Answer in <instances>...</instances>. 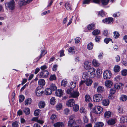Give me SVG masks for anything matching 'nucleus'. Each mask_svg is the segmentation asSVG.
<instances>
[{"instance_id": "nucleus-22", "label": "nucleus", "mask_w": 127, "mask_h": 127, "mask_svg": "<svg viewBox=\"0 0 127 127\" xmlns=\"http://www.w3.org/2000/svg\"><path fill=\"white\" fill-rule=\"evenodd\" d=\"M92 63L94 67H98L100 65V64L95 59L93 60L92 62Z\"/></svg>"}, {"instance_id": "nucleus-23", "label": "nucleus", "mask_w": 127, "mask_h": 127, "mask_svg": "<svg viewBox=\"0 0 127 127\" xmlns=\"http://www.w3.org/2000/svg\"><path fill=\"white\" fill-rule=\"evenodd\" d=\"M68 125L69 127H72L75 126L76 122L74 120H69L68 122Z\"/></svg>"}, {"instance_id": "nucleus-46", "label": "nucleus", "mask_w": 127, "mask_h": 127, "mask_svg": "<svg viewBox=\"0 0 127 127\" xmlns=\"http://www.w3.org/2000/svg\"><path fill=\"white\" fill-rule=\"evenodd\" d=\"M85 100L87 102H89L91 100V97L90 95H87L85 96Z\"/></svg>"}, {"instance_id": "nucleus-9", "label": "nucleus", "mask_w": 127, "mask_h": 127, "mask_svg": "<svg viewBox=\"0 0 127 127\" xmlns=\"http://www.w3.org/2000/svg\"><path fill=\"white\" fill-rule=\"evenodd\" d=\"M75 102L73 99H71L68 100L66 103V105L68 106L72 107L74 104Z\"/></svg>"}, {"instance_id": "nucleus-15", "label": "nucleus", "mask_w": 127, "mask_h": 127, "mask_svg": "<svg viewBox=\"0 0 127 127\" xmlns=\"http://www.w3.org/2000/svg\"><path fill=\"white\" fill-rule=\"evenodd\" d=\"M124 86V85L122 83H120L118 84H116L114 86V88L117 90H119L121 89Z\"/></svg>"}, {"instance_id": "nucleus-32", "label": "nucleus", "mask_w": 127, "mask_h": 127, "mask_svg": "<svg viewBox=\"0 0 127 127\" xmlns=\"http://www.w3.org/2000/svg\"><path fill=\"white\" fill-rule=\"evenodd\" d=\"M127 117L125 116H122L120 118V121L121 123H124L127 122Z\"/></svg>"}, {"instance_id": "nucleus-61", "label": "nucleus", "mask_w": 127, "mask_h": 127, "mask_svg": "<svg viewBox=\"0 0 127 127\" xmlns=\"http://www.w3.org/2000/svg\"><path fill=\"white\" fill-rule=\"evenodd\" d=\"M76 122V125L79 126L80 127L81 125H82V121L80 120H79Z\"/></svg>"}, {"instance_id": "nucleus-45", "label": "nucleus", "mask_w": 127, "mask_h": 127, "mask_svg": "<svg viewBox=\"0 0 127 127\" xmlns=\"http://www.w3.org/2000/svg\"><path fill=\"white\" fill-rule=\"evenodd\" d=\"M113 37L115 38H117L120 36L119 33L117 32H113Z\"/></svg>"}, {"instance_id": "nucleus-35", "label": "nucleus", "mask_w": 127, "mask_h": 127, "mask_svg": "<svg viewBox=\"0 0 127 127\" xmlns=\"http://www.w3.org/2000/svg\"><path fill=\"white\" fill-rule=\"evenodd\" d=\"M45 106V104L44 101H42L39 102L38 104V106L40 108H44Z\"/></svg>"}, {"instance_id": "nucleus-21", "label": "nucleus", "mask_w": 127, "mask_h": 127, "mask_svg": "<svg viewBox=\"0 0 127 127\" xmlns=\"http://www.w3.org/2000/svg\"><path fill=\"white\" fill-rule=\"evenodd\" d=\"M53 126L54 127H63L64 125L62 122H58L54 123Z\"/></svg>"}, {"instance_id": "nucleus-53", "label": "nucleus", "mask_w": 127, "mask_h": 127, "mask_svg": "<svg viewBox=\"0 0 127 127\" xmlns=\"http://www.w3.org/2000/svg\"><path fill=\"white\" fill-rule=\"evenodd\" d=\"M98 14L99 16L101 17H103L105 15V13L102 10L99 11L98 12Z\"/></svg>"}, {"instance_id": "nucleus-37", "label": "nucleus", "mask_w": 127, "mask_h": 127, "mask_svg": "<svg viewBox=\"0 0 127 127\" xmlns=\"http://www.w3.org/2000/svg\"><path fill=\"white\" fill-rule=\"evenodd\" d=\"M120 66L118 65H115L114 67V70L115 72H119L120 71Z\"/></svg>"}, {"instance_id": "nucleus-14", "label": "nucleus", "mask_w": 127, "mask_h": 127, "mask_svg": "<svg viewBox=\"0 0 127 127\" xmlns=\"http://www.w3.org/2000/svg\"><path fill=\"white\" fill-rule=\"evenodd\" d=\"M76 51L75 47L72 46L70 47L68 50V52L71 54H74Z\"/></svg>"}, {"instance_id": "nucleus-48", "label": "nucleus", "mask_w": 127, "mask_h": 127, "mask_svg": "<svg viewBox=\"0 0 127 127\" xmlns=\"http://www.w3.org/2000/svg\"><path fill=\"white\" fill-rule=\"evenodd\" d=\"M24 0H19L18 4L20 7H22L23 5H25L24 4Z\"/></svg>"}, {"instance_id": "nucleus-19", "label": "nucleus", "mask_w": 127, "mask_h": 127, "mask_svg": "<svg viewBox=\"0 0 127 127\" xmlns=\"http://www.w3.org/2000/svg\"><path fill=\"white\" fill-rule=\"evenodd\" d=\"M93 83L92 80L90 79H88L85 80V83L88 86H90Z\"/></svg>"}, {"instance_id": "nucleus-28", "label": "nucleus", "mask_w": 127, "mask_h": 127, "mask_svg": "<svg viewBox=\"0 0 127 127\" xmlns=\"http://www.w3.org/2000/svg\"><path fill=\"white\" fill-rule=\"evenodd\" d=\"M66 9L67 10H70L72 9L71 6L70 4L68 2L66 3L65 5Z\"/></svg>"}, {"instance_id": "nucleus-34", "label": "nucleus", "mask_w": 127, "mask_h": 127, "mask_svg": "<svg viewBox=\"0 0 127 127\" xmlns=\"http://www.w3.org/2000/svg\"><path fill=\"white\" fill-rule=\"evenodd\" d=\"M32 102V99L31 98H29L26 99L25 101V105H28L30 104Z\"/></svg>"}, {"instance_id": "nucleus-43", "label": "nucleus", "mask_w": 127, "mask_h": 127, "mask_svg": "<svg viewBox=\"0 0 127 127\" xmlns=\"http://www.w3.org/2000/svg\"><path fill=\"white\" fill-rule=\"evenodd\" d=\"M24 112L26 115L29 114L30 112V109L28 108H25L23 110Z\"/></svg>"}, {"instance_id": "nucleus-64", "label": "nucleus", "mask_w": 127, "mask_h": 127, "mask_svg": "<svg viewBox=\"0 0 127 127\" xmlns=\"http://www.w3.org/2000/svg\"><path fill=\"white\" fill-rule=\"evenodd\" d=\"M81 38L79 37H77L75 39V43H78L80 41Z\"/></svg>"}, {"instance_id": "nucleus-31", "label": "nucleus", "mask_w": 127, "mask_h": 127, "mask_svg": "<svg viewBox=\"0 0 127 127\" xmlns=\"http://www.w3.org/2000/svg\"><path fill=\"white\" fill-rule=\"evenodd\" d=\"M127 99V96L125 95H121L120 98V100L124 102L126 101Z\"/></svg>"}, {"instance_id": "nucleus-1", "label": "nucleus", "mask_w": 127, "mask_h": 127, "mask_svg": "<svg viewBox=\"0 0 127 127\" xmlns=\"http://www.w3.org/2000/svg\"><path fill=\"white\" fill-rule=\"evenodd\" d=\"M15 3L14 0H11L6 2L5 4V8L7 10H13L15 9Z\"/></svg>"}, {"instance_id": "nucleus-54", "label": "nucleus", "mask_w": 127, "mask_h": 127, "mask_svg": "<svg viewBox=\"0 0 127 127\" xmlns=\"http://www.w3.org/2000/svg\"><path fill=\"white\" fill-rule=\"evenodd\" d=\"M57 119V117L54 114H52L50 117L51 120L53 121L56 120Z\"/></svg>"}, {"instance_id": "nucleus-38", "label": "nucleus", "mask_w": 127, "mask_h": 127, "mask_svg": "<svg viewBox=\"0 0 127 127\" xmlns=\"http://www.w3.org/2000/svg\"><path fill=\"white\" fill-rule=\"evenodd\" d=\"M94 44L92 42H90L88 43L87 45L88 49L89 50H91L93 48Z\"/></svg>"}, {"instance_id": "nucleus-27", "label": "nucleus", "mask_w": 127, "mask_h": 127, "mask_svg": "<svg viewBox=\"0 0 127 127\" xmlns=\"http://www.w3.org/2000/svg\"><path fill=\"white\" fill-rule=\"evenodd\" d=\"M97 91L98 93H102L103 92L104 90V88L102 86H99L97 88Z\"/></svg>"}, {"instance_id": "nucleus-36", "label": "nucleus", "mask_w": 127, "mask_h": 127, "mask_svg": "<svg viewBox=\"0 0 127 127\" xmlns=\"http://www.w3.org/2000/svg\"><path fill=\"white\" fill-rule=\"evenodd\" d=\"M49 88L52 91H54L57 89V87L53 83L50 85Z\"/></svg>"}, {"instance_id": "nucleus-40", "label": "nucleus", "mask_w": 127, "mask_h": 127, "mask_svg": "<svg viewBox=\"0 0 127 127\" xmlns=\"http://www.w3.org/2000/svg\"><path fill=\"white\" fill-rule=\"evenodd\" d=\"M63 105L62 104L58 103L56 105V108L57 110H58L61 109Z\"/></svg>"}, {"instance_id": "nucleus-11", "label": "nucleus", "mask_w": 127, "mask_h": 127, "mask_svg": "<svg viewBox=\"0 0 127 127\" xmlns=\"http://www.w3.org/2000/svg\"><path fill=\"white\" fill-rule=\"evenodd\" d=\"M43 93V91H41L40 89H39V88L37 87L36 88L35 90V93L37 96H39L41 95Z\"/></svg>"}, {"instance_id": "nucleus-41", "label": "nucleus", "mask_w": 127, "mask_h": 127, "mask_svg": "<svg viewBox=\"0 0 127 127\" xmlns=\"http://www.w3.org/2000/svg\"><path fill=\"white\" fill-rule=\"evenodd\" d=\"M97 76L98 77H99L101 75L102 73V71L99 68H97L96 71Z\"/></svg>"}, {"instance_id": "nucleus-18", "label": "nucleus", "mask_w": 127, "mask_h": 127, "mask_svg": "<svg viewBox=\"0 0 127 127\" xmlns=\"http://www.w3.org/2000/svg\"><path fill=\"white\" fill-rule=\"evenodd\" d=\"M110 101L108 99H104L102 101V105L105 106H108L109 104Z\"/></svg>"}, {"instance_id": "nucleus-44", "label": "nucleus", "mask_w": 127, "mask_h": 127, "mask_svg": "<svg viewBox=\"0 0 127 127\" xmlns=\"http://www.w3.org/2000/svg\"><path fill=\"white\" fill-rule=\"evenodd\" d=\"M79 109V106L77 104H76L73 106V110L75 112L77 111Z\"/></svg>"}, {"instance_id": "nucleus-12", "label": "nucleus", "mask_w": 127, "mask_h": 127, "mask_svg": "<svg viewBox=\"0 0 127 127\" xmlns=\"http://www.w3.org/2000/svg\"><path fill=\"white\" fill-rule=\"evenodd\" d=\"M64 92L61 89H58L55 92L56 95L58 96H61L63 95Z\"/></svg>"}, {"instance_id": "nucleus-26", "label": "nucleus", "mask_w": 127, "mask_h": 127, "mask_svg": "<svg viewBox=\"0 0 127 127\" xmlns=\"http://www.w3.org/2000/svg\"><path fill=\"white\" fill-rule=\"evenodd\" d=\"M82 77L83 79L85 80L88 79V77H89V74L88 72H84L83 73Z\"/></svg>"}, {"instance_id": "nucleus-63", "label": "nucleus", "mask_w": 127, "mask_h": 127, "mask_svg": "<svg viewBox=\"0 0 127 127\" xmlns=\"http://www.w3.org/2000/svg\"><path fill=\"white\" fill-rule=\"evenodd\" d=\"M115 89L114 88L111 89L109 92L110 93L115 94L116 92Z\"/></svg>"}, {"instance_id": "nucleus-58", "label": "nucleus", "mask_w": 127, "mask_h": 127, "mask_svg": "<svg viewBox=\"0 0 127 127\" xmlns=\"http://www.w3.org/2000/svg\"><path fill=\"white\" fill-rule=\"evenodd\" d=\"M109 0H101L102 4L104 5H107L108 3Z\"/></svg>"}, {"instance_id": "nucleus-60", "label": "nucleus", "mask_w": 127, "mask_h": 127, "mask_svg": "<svg viewBox=\"0 0 127 127\" xmlns=\"http://www.w3.org/2000/svg\"><path fill=\"white\" fill-rule=\"evenodd\" d=\"M56 76L54 74L51 75L49 78L50 80L51 81L55 80H56Z\"/></svg>"}, {"instance_id": "nucleus-30", "label": "nucleus", "mask_w": 127, "mask_h": 127, "mask_svg": "<svg viewBox=\"0 0 127 127\" xmlns=\"http://www.w3.org/2000/svg\"><path fill=\"white\" fill-rule=\"evenodd\" d=\"M104 124L101 122H98L95 123L94 126V127H103Z\"/></svg>"}, {"instance_id": "nucleus-6", "label": "nucleus", "mask_w": 127, "mask_h": 127, "mask_svg": "<svg viewBox=\"0 0 127 127\" xmlns=\"http://www.w3.org/2000/svg\"><path fill=\"white\" fill-rule=\"evenodd\" d=\"M49 74V73L47 70L42 71L40 72L39 77L40 78H46L48 76Z\"/></svg>"}, {"instance_id": "nucleus-50", "label": "nucleus", "mask_w": 127, "mask_h": 127, "mask_svg": "<svg viewBox=\"0 0 127 127\" xmlns=\"http://www.w3.org/2000/svg\"><path fill=\"white\" fill-rule=\"evenodd\" d=\"M55 97H52L50 100V102L51 104L52 105H54L55 103Z\"/></svg>"}, {"instance_id": "nucleus-7", "label": "nucleus", "mask_w": 127, "mask_h": 127, "mask_svg": "<svg viewBox=\"0 0 127 127\" xmlns=\"http://www.w3.org/2000/svg\"><path fill=\"white\" fill-rule=\"evenodd\" d=\"M94 101L96 102H99L102 99V95L99 94H96L93 97Z\"/></svg>"}, {"instance_id": "nucleus-17", "label": "nucleus", "mask_w": 127, "mask_h": 127, "mask_svg": "<svg viewBox=\"0 0 127 127\" xmlns=\"http://www.w3.org/2000/svg\"><path fill=\"white\" fill-rule=\"evenodd\" d=\"M118 111L119 114H123L124 112L123 106H119L118 108Z\"/></svg>"}, {"instance_id": "nucleus-8", "label": "nucleus", "mask_w": 127, "mask_h": 127, "mask_svg": "<svg viewBox=\"0 0 127 127\" xmlns=\"http://www.w3.org/2000/svg\"><path fill=\"white\" fill-rule=\"evenodd\" d=\"M91 65V63L89 61H87L84 63V68L86 70H89L92 68Z\"/></svg>"}, {"instance_id": "nucleus-62", "label": "nucleus", "mask_w": 127, "mask_h": 127, "mask_svg": "<svg viewBox=\"0 0 127 127\" xmlns=\"http://www.w3.org/2000/svg\"><path fill=\"white\" fill-rule=\"evenodd\" d=\"M83 119L85 123H87L88 122V119L86 116H84L83 117Z\"/></svg>"}, {"instance_id": "nucleus-5", "label": "nucleus", "mask_w": 127, "mask_h": 127, "mask_svg": "<svg viewBox=\"0 0 127 127\" xmlns=\"http://www.w3.org/2000/svg\"><path fill=\"white\" fill-rule=\"evenodd\" d=\"M103 108L101 106H96L93 108V111L95 113L98 114H100L102 111Z\"/></svg>"}, {"instance_id": "nucleus-57", "label": "nucleus", "mask_w": 127, "mask_h": 127, "mask_svg": "<svg viewBox=\"0 0 127 127\" xmlns=\"http://www.w3.org/2000/svg\"><path fill=\"white\" fill-rule=\"evenodd\" d=\"M40 110L39 109H38L35 110L34 112V115L35 116H37L39 114Z\"/></svg>"}, {"instance_id": "nucleus-49", "label": "nucleus", "mask_w": 127, "mask_h": 127, "mask_svg": "<svg viewBox=\"0 0 127 127\" xmlns=\"http://www.w3.org/2000/svg\"><path fill=\"white\" fill-rule=\"evenodd\" d=\"M100 32L99 30L95 29L93 31L92 33L93 35H96L99 34Z\"/></svg>"}, {"instance_id": "nucleus-42", "label": "nucleus", "mask_w": 127, "mask_h": 127, "mask_svg": "<svg viewBox=\"0 0 127 127\" xmlns=\"http://www.w3.org/2000/svg\"><path fill=\"white\" fill-rule=\"evenodd\" d=\"M111 115V112L109 111H106L104 113V116L106 118H109Z\"/></svg>"}, {"instance_id": "nucleus-29", "label": "nucleus", "mask_w": 127, "mask_h": 127, "mask_svg": "<svg viewBox=\"0 0 127 127\" xmlns=\"http://www.w3.org/2000/svg\"><path fill=\"white\" fill-rule=\"evenodd\" d=\"M38 83L39 85L43 86L45 85V80L44 79H41L38 80Z\"/></svg>"}, {"instance_id": "nucleus-47", "label": "nucleus", "mask_w": 127, "mask_h": 127, "mask_svg": "<svg viewBox=\"0 0 127 127\" xmlns=\"http://www.w3.org/2000/svg\"><path fill=\"white\" fill-rule=\"evenodd\" d=\"M76 86V82H75L71 81L70 83V89L74 88Z\"/></svg>"}, {"instance_id": "nucleus-51", "label": "nucleus", "mask_w": 127, "mask_h": 127, "mask_svg": "<svg viewBox=\"0 0 127 127\" xmlns=\"http://www.w3.org/2000/svg\"><path fill=\"white\" fill-rule=\"evenodd\" d=\"M19 124V122L15 121L13 122L12 123V127H17Z\"/></svg>"}, {"instance_id": "nucleus-4", "label": "nucleus", "mask_w": 127, "mask_h": 127, "mask_svg": "<svg viewBox=\"0 0 127 127\" xmlns=\"http://www.w3.org/2000/svg\"><path fill=\"white\" fill-rule=\"evenodd\" d=\"M88 72L89 73V77L91 78H93L95 77L96 75L95 71V69L94 67H92L89 69Z\"/></svg>"}, {"instance_id": "nucleus-3", "label": "nucleus", "mask_w": 127, "mask_h": 127, "mask_svg": "<svg viewBox=\"0 0 127 127\" xmlns=\"http://www.w3.org/2000/svg\"><path fill=\"white\" fill-rule=\"evenodd\" d=\"M103 75L104 78L107 79H110L112 74L110 70H106L104 72Z\"/></svg>"}, {"instance_id": "nucleus-52", "label": "nucleus", "mask_w": 127, "mask_h": 127, "mask_svg": "<svg viewBox=\"0 0 127 127\" xmlns=\"http://www.w3.org/2000/svg\"><path fill=\"white\" fill-rule=\"evenodd\" d=\"M95 25L93 24H91L88 25V30H90L94 29V27Z\"/></svg>"}, {"instance_id": "nucleus-24", "label": "nucleus", "mask_w": 127, "mask_h": 127, "mask_svg": "<svg viewBox=\"0 0 127 127\" xmlns=\"http://www.w3.org/2000/svg\"><path fill=\"white\" fill-rule=\"evenodd\" d=\"M116 122L115 119H111L107 121V123L110 125H112L115 124Z\"/></svg>"}, {"instance_id": "nucleus-25", "label": "nucleus", "mask_w": 127, "mask_h": 127, "mask_svg": "<svg viewBox=\"0 0 127 127\" xmlns=\"http://www.w3.org/2000/svg\"><path fill=\"white\" fill-rule=\"evenodd\" d=\"M52 91L49 88L46 89L44 91V94L46 95H50L52 93Z\"/></svg>"}, {"instance_id": "nucleus-10", "label": "nucleus", "mask_w": 127, "mask_h": 127, "mask_svg": "<svg viewBox=\"0 0 127 127\" xmlns=\"http://www.w3.org/2000/svg\"><path fill=\"white\" fill-rule=\"evenodd\" d=\"M113 19L111 17H109L108 18H106L105 19L102 20V22L105 24H109L113 22Z\"/></svg>"}, {"instance_id": "nucleus-39", "label": "nucleus", "mask_w": 127, "mask_h": 127, "mask_svg": "<svg viewBox=\"0 0 127 127\" xmlns=\"http://www.w3.org/2000/svg\"><path fill=\"white\" fill-rule=\"evenodd\" d=\"M121 74L123 76H125L127 75V69H124L121 71Z\"/></svg>"}, {"instance_id": "nucleus-20", "label": "nucleus", "mask_w": 127, "mask_h": 127, "mask_svg": "<svg viewBox=\"0 0 127 127\" xmlns=\"http://www.w3.org/2000/svg\"><path fill=\"white\" fill-rule=\"evenodd\" d=\"M47 51L45 50H42L40 53V55L37 57V59L38 60H40L41 58L44 56V55L47 53Z\"/></svg>"}, {"instance_id": "nucleus-33", "label": "nucleus", "mask_w": 127, "mask_h": 127, "mask_svg": "<svg viewBox=\"0 0 127 127\" xmlns=\"http://www.w3.org/2000/svg\"><path fill=\"white\" fill-rule=\"evenodd\" d=\"M79 111L80 113L85 114H86L87 112L86 109L83 107H81L80 108Z\"/></svg>"}, {"instance_id": "nucleus-55", "label": "nucleus", "mask_w": 127, "mask_h": 127, "mask_svg": "<svg viewBox=\"0 0 127 127\" xmlns=\"http://www.w3.org/2000/svg\"><path fill=\"white\" fill-rule=\"evenodd\" d=\"M67 83V81L66 79H64L62 81L61 85L63 86H65Z\"/></svg>"}, {"instance_id": "nucleus-56", "label": "nucleus", "mask_w": 127, "mask_h": 127, "mask_svg": "<svg viewBox=\"0 0 127 127\" xmlns=\"http://www.w3.org/2000/svg\"><path fill=\"white\" fill-rule=\"evenodd\" d=\"M19 101L20 102H21L24 101L25 97L24 95H21L19 96Z\"/></svg>"}, {"instance_id": "nucleus-13", "label": "nucleus", "mask_w": 127, "mask_h": 127, "mask_svg": "<svg viewBox=\"0 0 127 127\" xmlns=\"http://www.w3.org/2000/svg\"><path fill=\"white\" fill-rule=\"evenodd\" d=\"M113 83L109 80L106 81L105 83V86L107 88H111L112 86Z\"/></svg>"}, {"instance_id": "nucleus-59", "label": "nucleus", "mask_w": 127, "mask_h": 127, "mask_svg": "<svg viewBox=\"0 0 127 127\" xmlns=\"http://www.w3.org/2000/svg\"><path fill=\"white\" fill-rule=\"evenodd\" d=\"M115 97V94L109 93V95L108 98L109 99H113Z\"/></svg>"}, {"instance_id": "nucleus-2", "label": "nucleus", "mask_w": 127, "mask_h": 127, "mask_svg": "<svg viewBox=\"0 0 127 127\" xmlns=\"http://www.w3.org/2000/svg\"><path fill=\"white\" fill-rule=\"evenodd\" d=\"M66 92L67 94L70 95L71 97L73 98H76L79 95V93L78 91L74 90L72 89H67Z\"/></svg>"}, {"instance_id": "nucleus-16", "label": "nucleus", "mask_w": 127, "mask_h": 127, "mask_svg": "<svg viewBox=\"0 0 127 127\" xmlns=\"http://www.w3.org/2000/svg\"><path fill=\"white\" fill-rule=\"evenodd\" d=\"M38 117H34L32 118L31 120L32 121L36 122L41 124H42L44 123V122L43 121L38 120Z\"/></svg>"}]
</instances>
